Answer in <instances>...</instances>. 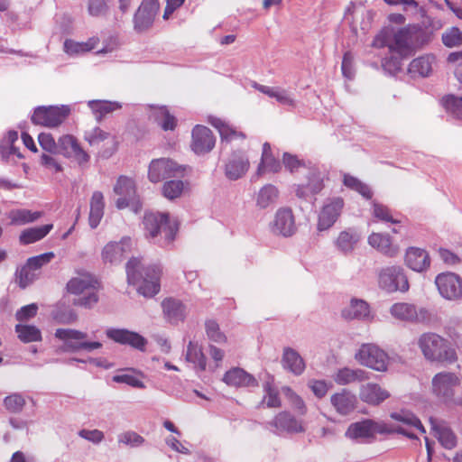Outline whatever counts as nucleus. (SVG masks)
Returning a JSON list of instances; mask_svg holds the SVG:
<instances>
[{"mask_svg": "<svg viewBox=\"0 0 462 462\" xmlns=\"http://www.w3.org/2000/svg\"><path fill=\"white\" fill-rule=\"evenodd\" d=\"M390 393L379 384L368 383L362 384L359 391L360 399L370 405H379L390 397Z\"/></svg>", "mask_w": 462, "mask_h": 462, "instance_id": "obj_28", "label": "nucleus"}, {"mask_svg": "<svg viewBox=\"0 0 462 462\" xmlns=\"http://www.w3.org/2000/svg\"><path fill=\"white\" fill-rule=\"evenodd\" d=\"M105 333L107 338L116 343L130 346L140 351L145 350L147 340L137 332L126 328H109Z\"/></svg>", "mask_w": 462, "mask_h": 462, "instance_id": "obj_17", "label": "nucleus"}, {"mask_svg": "<svg viewBox=\"0 0 462 462\" xmlns=\"http://www.w3.org/2000/svg\"><path fill=\"white\" fill-rule=\"evenodd\" d=\"M162 307L165 319L171 324L182 322L186 318V307L179 300L167 298L162 300Z\"/></svg>", "mask_w": 462, "mask_h": 462, "instance_id": "obj_31", "label": "nucleus"}, {"mask_svg": "<svg viewBox=\"0 0 462 462\" xmlns=\"http://www.w3.org/2000/svg\"><path fill=\"white\" fill-rule=\"evenodd\" d=\"M432 393L445 403L456 402L454 396L456 388L460 384L458 376L450 372H440L432 378Z\"/></svg>", "mask_w": 462, "mask_h": 462, "instance_id": "obj_8", "label": "nucleus"}, {"mask_svg": "<svg viewBox=\"0 0 462 462\" xmlns=\"http://www.w3.org/2000/svg\"><path fill=\"white\" fill-rule=\"evenodd\" d=\"M419 11L422 17L421 23L407 27L410 32L411 42L417 46H422L431 41L434 32L439 30L441 24L439 22H435L430 16H427L423 7L419 8Z\"/></svg>", "mask_w": 462, "mask_h": 462, "instance_id": "obj_10", "label": "nucleus"}, {"mask_svg": "<svg viewBox=\"0 0 462 462\" xmlns=\"http://www.w3.org/2000/svg\"><path fill=\"white\" fill-rule=\"evenodd\" d=\"M54 336L64 342L63 350L66 352L77 353L80 350L92 352L103 346L98 341H85L88 334L73 328H58Z\"/></svg>", "mask_w": 462, "mask_h": 462, "instance_id": "obj_5", "label": "nucleus"}, {"mask_svg": "<svg viewBox=\"0 0 462 462\" xmlns=\"http://www.w3.org/2000/svg\"><path fill=\"white\" fill-rule=\"evenodd\" d=\"M418 345L428 360L453 364L457 359L455 348L447 339L436 333H423L419 337Z\"/></svg>", "mask_w": 462, "mask_h": 462, "instance_id": "obj_4", "label": "nucleus"}, {"mask_svg": "<svg viewBox=\"0 0 462 462\" xmlns=\"http://www.w3.org/2000/svg\"><path fill=\"white\" fill-rule=\"evenodd\" d=\"M26 401L22 393H14L5 397L3 404L7 411L20 413L25 406Z\"/></svg>", "mask_w": 462, "mask_h": 462, "instance_id": "obj_49", "label": "nucleus"}, {"mask_svg": "<svg viewBox=\"0 0 462 462\" xmlns=\"http://www.w3.org/2000/svg\"><path fill=\"white\" fill-rule=\"evenodd\" d=\"M191 135V149L196 154L208 153L215 147L216 138L207 126L197 125L193 128Z\"/></svg>", "mask_w": 462, "mask_h": 462, "instance_id": "obj_22", "label": "nucleus"}, {"mask_svg": "<svg viewBox=\"0 0 462 462\" xmlns=\"http://www.w3.org/2000/svg\"><path fill=\"white\" fill-rule=\"evenodd\" d=\"M369 306L365 300L352 299L342 310V317L346 319H363L369 316Z\"/></svg>", "mask_w": 462, "mask_h": 462, "instance_id": "obj_40", "label": "nucleus"}, {"mask_svg": "<svg viewBox=\"0 0 462 462\" xmlns=\"http://www.w3.org/2000/svg\"><path fill=\"white\" fill-rule=\"evenodd\" d=\"M330 402L338 414L346 416L355 411L357 398L351 392L344 389L340 393H334Z\"/></svg>", "mask_w": 462, "mask_h": 462, "instance_id": "obj_30", "label": "nucleus"}, {"mask_svg": "<svg viewBox=\"0 0 462 462\" xmlns=\"http://www.w3.org/2000/svg\"><path fill=\"white\" fill-rule=\"evenodd\" d=\"M15 332L18 338L23 343L39 342L42 339L41 330L33 325L17 324Z\"/></svg>", "mask_w": 462, "mask_h": 462, "instance_id": "obj_46", "label": "nucleus"}, {"mask_svg": "<svg viewBox=\"0 0 462 462\" xmlns=\"http://www.w3.org/2000/svg\"><path fill=\"white\" fill-rule=\"evenodd\" d=\"M186 360L196 365L200 371L206 370L207 358L198 343L189 341L187 346Z\"/></svg>", "mask_w": 462, "mask_h": 462, "instance_id": "obj_45", "label": "nucleus"}, {"mask_svg": "<svg viewBox=\"0 0 462 462\" xmlns=\"http://www.w3.org/2000/svg\"><path fill=\"white\" fill-rule=\"evenodd\" d=\"M442 42L448 48L462 44V32L457 27H451L442 34Z\"/></svg>", "mask_w": 462, "mask_h": 462, "instance_id": "obj_56", "label": "nucleus"}, {"mask_svg": "<svg viewBox=\"0 0 462 462\" xmlns=\"http://www.w3.org/2000/svg\"><path fill=\"white\" fill-rule=\"evenodd\" d=\"M443 104L448 111L455 117L462 119V97L454 95L446 96L443 98Z\"/></svg>", "mask_w": 462, "mask_h": 462, "instance_id": "obj_54", "label": "nucleus"}, {"mask_svg": "<svg viewBox=\"0 0 462 462\" xmlns=\"http://www.w3.org/2000/svg\"><path fill=\"white\" fill-rule=\"evenodd\" d=\"M263 391L265 395L263 402H266L268 408H278L281 406V400L279 398L278 391L273 387L272 383L266 382L263 384Z\"/></svg>", "mask_w": 462, "mask_h": 462, "instance_id": "obj_57", "label": "nucleus"}, {"mask_svg": "<svg viewBox=\"0 0 462 462\" xmlns=\"http://www.w3.org/2000/svg\"><path fill=\"white\" fill-rule=\"evenodd\" d=\"M278 189L272 184L264 185L258 193L256 204L261 208H266L276 201Z\"/></svg>", "mask_w": 462, "mask_h": 462, "instance_id": "obj_47", "label": "nucleus"}, {"mask_svg": "<svg viewBox=\"0 0 462 462\" xmlns=\"http://www.w3.org/2000/svg\"><path fill=\"white\" fill-rule=\"evenodd\" d=\"M183 190L184 182L180 180H168L162 186V194L168 199H175L180 197Z\"/></svg>", "mask_w": 462, "mask_h": 462, "instance_id": "obj_50", "label": "nucleus"}, {"mask_svg": "<svg viewBox=\"0 0 462 462\" xmlns=\"http://www.w3.org/2000/svg\"><path fill=\"white\" fill-rule=\"evenodd\" d=\"M127 282L137 285V291L144 297H153L160 291L162 270L157 264L143 266L138 257H132L125 265Z\"/></svg>", "mask_w": 462, "mask_h": 462, "instance_id": "obj_1", "label": "nucleus"}, {"mask_svg": "<svg viewBox=\"0 0 462 462\" xmlns=\"http://www.w3.org/2000/svg\"><path fill=\"white\" fill-rule=\"evenodd\" d=\"M130 249L131 239L128 237H124L119 242H109L101 252V259L106 264H119Z\"/></svg>", "mask_w": 462, "mask_h": 462, "instance_id": "obj_23", "label": "nucleus"}, {"mask_svg": "<svg viewBox=\"0 0 462 462\" xmlns=\"http://www.w3.org/2000/svg\"><path fill=\"white\" fill-rule=\"evenodd\" d=\"M57 154L74 158L79 164L87 163L89 161L88 152L81 148L77 138L71 134H66L59 138Z\"/></svg>", "mask_w": 462, "mask_h": 462, "instance_id": "obj_20", "label": "nucleus"}, {"mask_svg": "<svg viewBox=\"0 0 462 462\" xmlns=\"http://www.w3.org/2000/svg\"><path fill=\"white\" fill-rule=\"evenodd\" d=\"M250 166L249 159L243 151H235L225 164V175L230 180L242 178Z\"/></svg>", "mask_w": 462, "mask_h": 462, "instance_id": "obj_24", "label": "nucleus"}, {"mask_svg": "<svg viewBox=\"0 0 462 462\" xmlns=\"http://www.w3.org/2000/svg\"><path fill=\"white\" fill-rule=\"evenodd\" d=\"M308 185L311 188L312 193L319 194L324 188L323 177L317 169H310L308 176Z\"/></svg>", "mask_w": 462, "mask_h": 462, "instance_id": "obj_63", "label": "nucleus"}, {"mask_svg": "<svg viewBox=\"0 0 462 462\" xmlns=\"http://www.w3.org/2000/svg\"><path fill=\"white\" fill-rule=\"evenodd\" d=\"M361 240L359 232L352 227L341 231L334 240L336 249L344 255L352 254Z\"/></svg>", "mask_w": 462, "mask_h": 462, "instance_id": "obj_26", "label": "nucleus"}, {"mask_svg": "<svg viewBox=\"0 0 462 462\" xmlns=\"http://www.w3.org/2000/svg\"><path fill=\"white\" fill-rule=\"evenodd\" d=\"M108 10V0H88V12L91 16L106 15Z\"/></svg>", "mask_w": 462, "mask_h": 462, "instance_id": "obj_62", "label": "nucleus"}, {"mask_svg": "<svg viewBox=\"0 0 462 462\" xmlns=\"http://www.w3.org/2000/svg\"><path fill=\"white\" fill-rule=\"evenodd\" d=\"M369 245L376 248L382 254L393 256L394 250L392 248V241L389 235L381 233H373L368 236Z\"/></svg>", "mask_w": 462, "mask_h": 462, "instance_id": "obj_44", "label": "nucleus"}, {"mask_svg": "<svg viewBox=\"0 0 462 462\" xmlns=\"http://www.w3.org/2000/svg\"><path fill=\"white\" fill-rule=\"evenodd\" d=\"M152 109L151 117L163 131H173L177 126V119L171 115L168 108L164 106H150Z\"/></svg>", "mask_w": 462, "mask_h": 462, "instance_id": "obj_35", "label": "nucleus"}, {"mask_svg": "<svg viewBox=\"0 0 462 462\" xmlns=\"http://www.w3.org/2000/svg\"><path fill=\"white\" fill-rule=\"evenodd\" d=\"M405 56H400L395 52H391V55L385 57L382 60V66L385 71L391 75H395L402 69V60Z\"/></svg>", "mask_w": 462, "mask_h": 462, "instance_id": "obj_55", "label": "nucleus"}, {"mask_svg": "<svg viewBox=\"0 0 462 462\" xmlns=\"http://www.w3.org/2000/svg\"><path fill=\"white\" fill-rule=\"evenodd\" d=\"M88 106L95 115L96 120L98 123L101 122L107 114L122 108L121 103L108 100H89Z\"/></svg>", "mask_w": 462, "mask_h": 462, "instance_id": "obj_38", "label": "nucleus"}, {"mask_svg": "<svg viewBox=\"0 0 462 462\" xmlns=\"http://www.w3.org/2000/svg\"><path fill=\"white\" fill-rule=\"evenodd\" d=\"M406 265L414 272L422 273L430 266V257L429 253L419 247H410L405 254Z\"/></svg>", "mask_w": 462, "mask_h": 462, "instance_id": "obj_27", "label": "nucleus"}, {"mask_svg": "<svg viewBox=\"0 0 462 462\" xmlns=\"http://www.w3.org/2000/svg\"><path fill=\"white\" fill-rule=\"evenodd\" d=\"M391 418L402 424L391 430V431H394L399 434L404 435L411 439H416L417 437L408 428H415L421 433L426 432L420 419L409 411L402 410L400 411L392 412ZM388 431H390V430H388Z\"/></svg>", "mask_w": 462, "mask_h": 462, "instance_id": "obj_18", "label": "nucleus"}, {"mask_svg": "<svg viewBox=\"0 0 462 462\" xmlns=\"http://www.w3.org/2000/svg\"><path fill=\"white\" fill-rule=\"evenodd\" d=\"M282 392L286 398L289 400L291 405L300 414L304 415L307 412V408L302 398L298 395L291 388L283 387Z\"/></svg>", "mask_w": 462, "mask_h": 462, "instance_id": "obj_58", "label": "nucleus"}, {"mask_svg": "<svg viewBox=\"0 0 462 462\" xmlns=\"http://www.w3.org/2000/svg\"><path fill=\"white\" fill-rule=\"evenodd\" d=\"M69 113V106L65 105L60 106H39L32 116V122L34 125L56 127L68 117Z\"/></svg>", "mask_w": 462, "mask_h": 462, "instance_id": "obj_11", "label": "nucleus"}, {"mask_svg": "<svg viewBox=\"0 0 462 462\" xmlns=\"http://www.w3.org/2000/svg\"><path fill=\"white\" fill-rule=\"evenodd\" d=\"M104 196L100 191H95L90 200V211L88 216V223L91 228H96L104 216Z\"/></svg>", "mask_w": 462, "mask_h": 462, "instance_id": "obj_37", "label": "nucleus"}, {"mask_svg": "<svg viewBox=\"0 0 462 462\" xmlns=\"http://www.w3.org/2000/svg\"><path fill=\"white\" fill-rule=\"evenodd\" d=\"M378 286L381 290L393 293L396 291L406 292L410 284L405 272L402 266H385L378 272Z\"/></svg>", "mask_w": 462, "mask_h": 462, "instance_id": "obj_6", "label": "nucleus"}, {"mask_svg": "<svg viewBox=\"0 0 462 462\" xmlns=\"http://www.w3.org/2000/svg\"><path fill=\"white\" fill-rule=\"evenodd\" d=\"M272 232L275 235L290 237L295 234L297 226L294 215L289 208H279L271 226Z\"/></svg>", "mask_w": 462, "mask_h": 462, "instance_id": "obj_21", "label": "nucleus"}, {"mask_svg": "<svg viewBox=\"0 0 462 462\" xmlns=\"http://www.w3.org/2000/svg\"><path fill=\"white\" fill-rule=\"evenodd\" d=\"M368 373L363 369H350L348 367H344L339 369L335 376V382L339 385L350 384L356 382H363L368 380Z\"/></svg>", "mask_w": 462, "mask_h": 462, "instance_id": "obj_36", "label": "nucleus"}, {"mask_svg": "<svg viewBox=\"0 0 462 462\" xmlns=\"http://www.w3.org/2000/svg\"><path fill=\"white\" fill-rule=\"evenodd\" d=\"M431 429L441 446L447 449H452L457 445V438L454 432L443 421H438L430 418Z\"/></svg>", "mask_w": 462, "mask_h": 462, "instance_id": "obj_33", "label": "nucleus"}, {"mask_svg": "<svg viewBox=\"0 0 462 462\" xmlns=\"http://www.w3.org/2000/svg\"><path fill=\"white\" fill-rule=\"evenodd\" d=\"M223 381L234 387H255L258 382L255 377L240 367H235L224 374Z\"/></svg>", "mask_w": 462, "mask_h": 462, "instance_id": "obj_29", "label": "nucleus"}, {"mask_svg": "<svg viewBox=\"0 0 462 462\" xmlns=\"http://www.w3.org/2000/svg\"><path fill=\"white\" fill-rule=\"evenodd\" d=\"M143 224L145 236L162 247L171 245L178 232L177 224L171 222L167 213L146 212Z\"/></svg>", "mask_w": 462, "mask_h": 462, "instance_id": "obj_2", "label": "nucleus"}, {"mask_svg": "<svg viewBox=\"0 0 462 462\" xmlns=\"http://www.w3.org/2000/svg\"><path fill=\"white\" fill-rule=\"evenodd\" d=\"M38 311V305L36 303H31L23 306L15 313V319L18 321H26L34 318Z\"/></svg>", "mask_w": 462, "mask_h": 462, "instance_id": "obj_64", "label": "nucleus"}, {"mask_svg": "<svg viewBox=\"0 0 462 462\" xmlns=\"http://www.w3.org/2000/svg\"><path fill=\"white\" fill-rule=\"evenodd\" d=\"M118 443L138 448L144 444L145 439L143 436L133 430H127L118 435Z\"/></svg>", "mask_w": 462, "mask_h": 462, "instance_id": "obj_51", "label": "nucleus"}, {"mask_svg": "<svg viewBox=\"0 0 462 462\" xmlns=\"http://www.w3.org/2000/svg\"><path fill=\"white\" fill-rule=\"evenodd\" d=\"M159 8L158 0H143L133 17L134 32L143 33L151 29Z\"/></svg>", "mask_w": 462, "mask_h": 462, "instance_id": "obj_12", "label": "nucleus"}, {"mask_svg": "<svg viewBox=\"0 0 462 462\" xmlns=\"http://www.w3.org/2000/svg\"><path fill=\"white\" fill-rule=\"evenodd\" d=\"M209 122L212 125V126L218 130L222 143L231 142L232 140L236 138H245V134L244 133L237 132L236 129L226 124L220 118L214 117L211 118Z\"/></svg>", "mask_w": 462, "mask_h": 462, "instance_id": "obj_42", "label": "nucleus"}, {"mask_svg": "<svg viewBox=\"0 0 462 462\" xmlns=\"http://www.w3.org/2000/svg\"><path fill=\"white\" fill-rule=\"evenodd\" d=\"M435 57L430 54L414 59L409 65L408 72L411 77H428L432 71Z\"/></svg>", "mask_w": 462, "mask_h": 462, "instance_id": "obj_34", "label": "nucleus"}, {"mask_svg": "<svg viewBox=\"0 0 462 462\" xmlns=\"http://www.w3.org/2000/svg\"><path fill=\"white\" fill-rule=\"evenodd\" d=\"M40 211H31L29 209H12L8 213L11 225L21 226L36 221L42 217Z\"/></svg>", "mask_w": 462, "mask_h": 462, "instance_id": "obj_43", "label": "nucleus"}, {"mask_svg": "<svg viewBox=\"0 0 462 462\" xmlns=\"http://www.w3.org/2000/svg\"><path fill=\"white\" fill-rule=\"evenodd\" d=\"M114 192L119 196L116 205L118 209L129 207L134 213H139L143 204L136 194L135 183L133 179L120 176L114 187Z\"/></svg>", "mask_w": 462, "mask_h": 462, "instance_id": "obj_7", "label": "nucleus"}, {"mask_svg": "<svg viewBox=\"0 0 462 462\" xmlns=\"http://www.w3.org/2000/svg\"><path fill=\"white\" fill-rule=\"evenodd\" d=\"M282 165L280 161L273 157V155L261 158V162L257 168V174L262 175L265 171L276 173L280 171Z\"/></svg>", "mask_w": 462, "mask_h": 462, "instance_id": "obj_61", "label": "nucleus"}, {"mask_svg": "<svg viewBox=\"0 0 462 462\" xmlns=\"http://www.w3.org/2000/svg\"><path fill=\"white\" fill-rule=\"evenodd\" d=\"M373 216L380 221L397 224L399 220L395 219L391 209L383 204L373 202Z\"/></svg>", "mask_w": 462, "mask_h": 462, "instance_id": "obj_53", "label": "nucleus"}, {"mask_svg": "<svg viewBox=\"0 0 462 462\" xmlns=\"http://www.w3.org/2000/svg\"><path fill=\"white\" fill-rule=\"evenodd\" d=\"M51 318L58 324H72L77 320L78 316L70 307L58 305L51 311Z\"/></svg>", "mask_w": 462, "mask_h": 462, "instance_id": "obj_48", "label": "nucleus"}, {"mask_svg": "<svg viewBox=\"0 0 462 462\" xmlns=\"http://www.w3.org/2000/svg\"><path fill=\"white\" fill-rule=\"evenodd\" d=\"M355 358L360 365L375 371L384 372L388 367L387 354L374 344H363Z\"/></svg>", "mask_w": 462, "mask_h": 462, "instance_id": "obj_9", "label": "nucleus"}, {"mask_svg": "<svg viewBox=\"0 0 462 462\" xmlns=\"http://www.w3.org/2000/svg\"><path fill=\"white\" fill-rule=\"evenodd\" d=\"M15 275L17 277L19 286L22 289H24L37 279L39 273L31 270L30 267H27V265L24 264L21 269L16 271Z\"/></svg>", "mask_w": 462, "mask_h": 462, "instance_id": "obj_59", "label": "nucleus"}, {"mask_svg": "<svg viewBox=\"0 0 462 462\" xmlns=\"http://www.w3.org/2000/svg\"><path fill=\"white\" fill-rule=\"evenodd\" d=\"M411 41L408 27L399 30L393 35V41L389 45L390 52H395L400 56H407L411 53V47L409 45Z\"/></svg>", "mask_w": 462, "mask_h": 462, "instance_id": "obj_39", "label": "nucleus"}, {"mask_svg": "<svg viewBox=\"0 0 462 462\" xmlns=\"http://www.w3.org/2000/svg\"><path fill=\"white\" fill-rule=\"evenodd\" d=\"M182 171L181 166H179L171 159H154L149 165L148 178L150 181L157 183L165 179L175 177Z\"/></svg>", "mask_w": 462, "mask_h": 462, "instance_id": "obj_15", "label": "nucleus"}, {"mask_svg": "<svg viewBox=\"0 0 462 462\" xmlns=\"http://www.w3.org/2000/svg\"><path fill=\"white\" fill-rule=\"evenodd\" d=\"M267 425L270 430L276 435L296 434L305 431L301 421L289 411L279 412Z\"/></svg>", "mask_w": 462, "mask_h": 462, "instance_id": "obj_16", "label": "nucleus"}, {"mask_svg": "<svg viewBox=\"0 0 462 462\" xmlns=\"http://www.w3.org/2000/svg\"><path fill=\"white\" fill-rule=\"evenodd\" d=\"M54 254L52 252L44 253L36 256H32L27 259L25 264L30 267L31 270L35 273L38 272L43 265L49 263L53 258Z\"/></svg>", "mask_w": 462, "mask_h": 462, "instance_id": "obj_60", "label": "nucleus"}, {"mask_svg": "<svg viewBox=\"0 0 462 462\" xmlns=\"http://www.w3.org/2000/svg\"><path fill=\"white\" fill-rule=\"evenodd\" d=\"M52 224L24 229L19 237L22 245H30L45 237L52 229Z\"/></svg>", "mask_w": 462, "mask_h": 462, "instance_id": "obj_41", "label": "nucleus"}, {"mask_svg": "<svg viewBox=\"0 0 462 462\" xmlns=\"http://www.w3.org/2000/svg\"><path fill=\"white\" fill-rule=\"evenodd\" d=\"M386 431H388V429H386L385 425L375 422L370 419H365L351 423L346 431V436L351 439H364L373 438L375 433H383Z\"/></svg>", "mask_w": 462, "mask_h": 462, "instance_id": "obj_19", "label": "nucleus"}, {"mask_svg": "<svg viewBox=\"0 0 462 462\" xmlns=\"http://www.w3.org/2000/svg\"><path fill=\"white\" fill-rule=\"evenodd\" d=\"M99 287L98 280L89 273H79L67 283V291L71 294L79 295V298L74 300V305L85 309H91L97 303Z\"/></svg>", "mask_w": 462, "mask_h": 462, "instance_id": "obj_3", "label": "nucleus"}, {"mask_svg": "<svg viewBox=\"0 0 462 462\" xmlns=\"http://www.w3.org/2000/svg\"><path fill=\"white\" fill-rule=\"evenodd\" d=\"M391 314L401 320L423 322L428 319V310L420 309L419 311L413 304L400 302L391 307Z\"/></svg>", "mask_w": 462, "mask_h": 462, "instance_id": "obj_25", "label": "nucleus"}, {"mask_svg": "<svg viewBox=\"0 0 462 462\" xmlns=\"http://www.w3.org/2000/svg\"><path fill=\"white\" fill-rule=\"evenodd\" d=\"M282 365L285 370L297 376L302 374L306 368L301 356L295 349L289 346L283 348Z\"/></svg>", "mask_w": 462, "mask_h": 462, "instance_id": "obj_32", "label": "nucleus"}, {"mask_svg": "<svg viewBox=\"0 0 462 462\" xmlns=\"http://www.w3.org/2000/svg\"><path fill=\"white\" fill-rule=\"evenodd\" d=\"M344 200L340 197L328 198L324 201L319 213L317 228L325 231L334 226L341 215Z\"/></svg>", "mask_w": 462, "mask_h": 462, "instance_id": "obj_14", "label": "nucleus"}, {"mask_svg": "<svg viewBox=\"0 0 462 462\" xmlns=\"http://www.w3.org/2000/svg\"><path fill=\"white\" fill-rule=\"evenodd\" d=\"M206 334L208 337L215 343H225L226 340V335L221 332L219 325L213 319H208L205 323Z\"/></svg>", "mask_w": 462, "mask_h": 462, "instance_id": "obj_52", "label": "nucleus"}, {"mask_svg": "<svg viewBox=\"0 0 462 462\" xmlns=\"http://www.w3.org/2000/svg\"><path fill=\"white\" fill-rule=\"evenodd\" d=\"M435 284L441 297L448 300H462V278L451 272L439 273Z\"/></svg>", "mask_w": 462, "mask_h": 462, "instance_id": "obj_13", "label": "nucleus"}]
</instances>
